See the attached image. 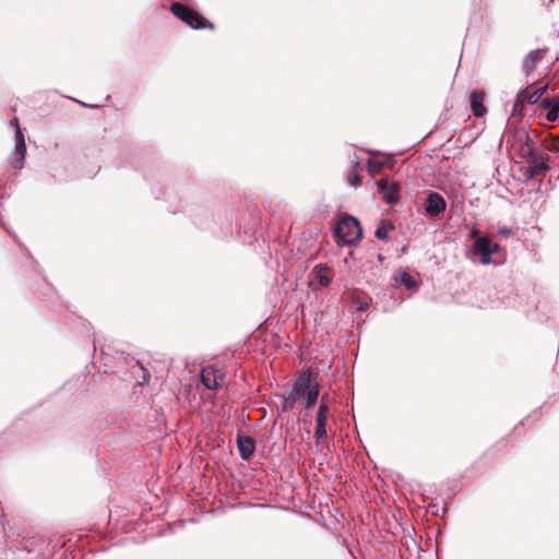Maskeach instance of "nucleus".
<instances>
[{"label":"nucleus","instance_id":"f03ea898","mask_svg":"<svg viewBox=\"0 0 559 559\" xmlns=\"http://www.w3.org/2000/svg\"><path fill=\"white\" fill-rule=\"evenodd\" d=\"M334 235L344 243L352 246L361 240L362 229L356 217L346 215L336 224Z\"/></svg>","mask_w":559,"mask_h":559},{"label":"nucleus","instance_id":"2eb2a0df","mask_svg":"<svg viewBox=\"0 0 559 559\" xmlns=\"http://www.w3.org/2000/svg\"><path fill=\"white\" fill-rule=\"evenodd\" d=\"M319 394H320V389H319L318 384L312 385L311 389H309L307 392L304 393L302 401L305 402L306 411L311 409L316 405V403L319 399Z\"/></svg>","mask_w":559,"mask_h":559},{"label":"nucleus","instance_id":"aec40b11","mask_svg":"<svg viewBox=\"0 0 559 559\" xmlns=\"http://www.w3.org/2000/svg\"><path fill=\"white\" fill-rule=\"evenodd\" d=\"M329 417V406L319 405L317 416H316V425H326Z\"/></svg>","mask_w":559,"mask_h":559},{"label":"nucleus","instance_id":"7ed1b4c3","mask_svg":"<svg viewBox=\"0 0 559 559\" xmlns=\"http://www.w3.org/2000/svg\"><path fill=\"white\" fill-rule=\"evenodd\" d=\"M170 11L175 16L194 29L214 28L213 23L206 21L201 14L179 2L171 3Z\"/></svg>","mask_w":559,"mask_h":559},{"label":"nucleus","instance_id":"6ab92c4d","mask_svg":"<svg viewBox=\"0 0 559 559\" xmlns=\"http://www.w3.org/2000/svg\"><path fill=\"white\" fill-rule=\"evenodd\" d=\"M547 88H548V85H544L530 94L526 93V95H524V96H525L526 100L528 102V104L535 105L542 99V96L545 94Z\"/></svg>","mask_w":559,"mask_h":559},{"label":"nucleus","instance_id":"20e7f679","mask_svg":"<svg viewBox=\"0 0 559 559\" xmlns=\"http://www.w3.org/2000/svg\"><path fill=\"white\" fill-rule=\"evenodd\" d=\"M499 245L487 237L478 236L474 240L472 254L480 258L483 264L491 262V255L497 252Z\"/></svg>","mask_w":559,"mask_h":559},{"label":"nucleus","instance_id":"f3484780","mask_svg":"<svg viewBox=\"0 0 559 559\" xmlns=\"http://www.w3.org/2000/svg\"><path fill=\"white\" fill-rule=\"evenodd\" d=\"M390 229H394V226L390 222L381 221L374 231V236L380 240L386 239Z\"/></svg>","mask_w":559,"mask_h":559},{"label":"nucleus","instance_id":"39448f33","mask_svg":"<svg viewBox=\"0 0 559 559\" xmlns=\"http://www.w3.org/2000/svg\"><path fill=\"white\" fill-rule=\"evenodd\" d=\"M13 122L15 123L16 129L15 145L13 152L14 157L11 160V166L15 169H22L24 167V160L26 155V143L16 117L14 118Z\"/></svg>","mask_w":559,"mask_h":559},{"label":"nucleus","instance_id":"4be33fe9","mask_svg":"<svg viewBox=\"0 0 559 559\" xmlns=\"http://www.w3.org/2000/svg\"><path fill=\"white\" fill-rule=\"evenodd\" d=\"M526 93H527L526 88H523L518 93L514 105H513V109H512L513 114H515L518 110L521 111L523 109L524 100L526 99L524 95H526Z\"/></svg>","mask_w":559,"mask_h":559},{"label":"nucleus","instance_id":"1a4fd4ad","mask_svg":"<svg viewBox=\"0 0 559 559\" xmlns=\"http://www.w3.org/2000/svg\"><path fill=\"white\" fill-rule=\"evenodd\" d=\"M236 445L241 460L249 461L255 450V441L252 437L240 432L236 436Z\"/></svg>","mask_w":559,"mask_h":559},{"label":"nucleus","instance_id":"b1692460","mask_svg":"<svg viewBox=\"0 0 559 559\" xmlns=\"http://www.w3.org/2000/svg\"><path fill=\"white\" fill-rule=\"evenodd\" d=\"M549 150L552 152H559V136L555 138L549 145Z\"/></svg>","mask_w":559,"mask_h":559},{"label":"nucleus","instance_id":"a878e982","mask_svg":"<svg viewBox=\"0 0 559 559\" xmlns=\"http://www.w3.org/2000/svg\"><path fill=\"white\" fill-rule=\"evenodd\" d=\"M319 405L329 406V395L328 394H323L321 396Z\"/></svg>","mask_w":559,"mask_h":559},{"label":"nucleus","instance_id":"dca6fc26","mask_svg":"<svg viewBox=\"0 0 559 559\" xmlns=\"http://www.w3.org/2000/svg\"><path fill=\"white\" fill-rule=\"evenodd\" d=\"M384 163L376 159V158H369L367 160V170L371 177H376L383 168Z\"/></svg>","mask_w":559,"mask_h":559},{"label":"nucleus","instance_id":"ddd939ff","mask_svg":"<svg viewBox=\"0 0 559 559\" xmlns=\"http://www.w3.org/2000/svg\"><path fill=\"white\" fill-rule=\"evenodd\" d=\"M484 95L478 91H473L471 94V109L475 117H483L486 112L484 106Z\"/></svg>","mask_w":559,"mask_h":559},{"label":"nucleus","instance_id":"423d86ee","mask_svg":"<svg viewBox=\"0 0 559 559\" xmlns=\"http://www.w3.org/2000/svg\"><path fill=\"white\" fill-rule=\"evenodd\" d=\"M224 380L225 374L219 369L209 366L201 370V382L209 390H219L224 385Z\"/></svg>","mask_w":559,"mask_h":559},{"label":"nucleus","instance_id":"4468645a","mask_svg":"<svg viewBox=\"0 0 559 559\" xmlns=\"http://www.w3.org/2000/svg\"><path fill=\"white\" fill-rule=\"evenodd\" d=\"M310 377H311L310 371H306L302 374H300L298 380L294 383L292 391L295 392V394L300 395L301 393L304 394L309 389H311L312 385H310V383H309Z\"/></svg>","mask_w":559,"mask_h":559},{"label":"nucleus","instance_id":"f257e3e1","mask_svg":"<svg viewBox=\"0 0 559 559\" xmlns=\"http://www.w3.org/2000/svg\"><path fill=\"white\" fill-rule=\"evenodd\" d=\"M518 141L522 142L521 154L527 158V167L525 174L530 178L544 175L549 166L548 155L538 153L535 143L531 140L530 134L525 130L518 131Z\"/></svg>","mask_w":559,"mask_h":559},{"label":"nucleus","instance_id":"6e6552de","mask_svg":"<svg viewBox=\"0 0 559 559\" xmlns=\"http://www.w3.org/2000/svg\"><path fill=\"white\" fill-rule=\"evenodd\" d=\"M378 192L386 204H394L399 201L400 185L397 182H389L380 180L378 183Z\"/></svg>","mask_w":559,"mask_h":559},{"label":"nucleus","instance_id":"cd10ccee","mask_svg":"<svg viewBox=\"0 0 559 559\" xmlns=\"http://www.w3.org/2000/svg\"><path fill=\"white\" fill-rule=\"evenodd\" d=\"M502 233L508 234V233H510V230L509 229H503Z\"/></svg>","mask_w":559,"mask_h":559},{"label":"nucleus","instance_id":"c85d7f7f","mask_svg":"<svg viewBox=\"0 0 559 559\" xmlns=\"http://www.w3.org/2000/svg\"><path fill=\"white\" fill-rule=\"evenodd\" d=\"M549 2H554V0H549Z\"/></svg>","mask_w":559,"mask_h":559},{"label":"nucleus","instance_id":"9b49d317","mask_svg":"<svg viewBox=\"0 0 559 559\" xmlns=\"http://www.w3.org/2000/svg\"><path fill=\"white\" fill-rule=\"evenodd\" d=\"M546 50L535 49L530 51L522 61V69L526 76L534 72L538 63L544 59Z\"/></svg>","mask_w":559,"mask_h":559},{"label":"nucleus","instance_id":"f8f14e48","mask_svg":"<svg viewBox=\"0 0 559 559\" xmlns=\"http://www.w3.org/2000/svg\"><path fill=\"white\" fill-rule=\"evenodd\" d=\"M540 108L546 110V119L555 121L559 116V96L545 97L540 100Z\"/></svg>","mask_w":559,"mask_h":559},{"label":"nucleus","instance_id":"0eeeda50","mask_svg":"<svg viewBox=\"0 0 559 559\" xmlns=\"http://www.w3.org/2000/svg\"><path fill=\"white\" fill-rule=\"evenodd\" d=\"M447 209L445 199L436 191H430L424 202V210L428 216L436 217Z\"/></svg>","mask_w":559,"mask_h":559},{"label":"nucleus","instance_id":"5701e85b","mask_svg":"<svg viewBox=\"0 0 559 559\" xmlns=\"http://www.w3.org/2000/svg\"><path fill=\"white\" fill-rule=\"evenodd\" d=\"M328 436L326 425H316L314 437L319 441Z\"/></svg>","mask_w":559,"mask_h":559},{"label":"nucleus","instance_id":"412c9836","mask_svg":"<svg viewBox=\"0 0 559 559\" xmlns=\"http://www.w3.org/2000/svg\"><path fill=\"white\" fill-rule=\"evenodd\" d=\"M401 282L406 286L408 289H414L418 287V284L414 276L408 272H402L401 274Z\"/></svg>","mask_w":559,"mask_h":559},{"label":"nucleus","instance_id":"a211bd4d","mask_svg":"<svg viewBox=\"0 0 559 559\" xmlns=\"http://www.w3.org/2000/svg\"><path fill=\"white\" fill-rule=\"evenodd\" d=\"M298 396H299L298 394H295V392L290 391V393L284 397V402L281 406V411L283 413H287V412H290L292 409H294Z\"/></svg>","mask_w":559,"mask_h":559},{"label":"nucleus","instance_id":"393cba45","mask_svg":"<svg viewBox=\"0 0 559 559\" xmlns=\"http://www.w3.org/2000/svg\"><path fill=\"white\" fill-rule=\"evenodd\" d=\"M349 182L354 186H358L360 183V177L356 174L349 176Z\"/></svg>","mask_w":559,"mask_h":559},{"label":"nucleus","instance_id":"9d476101","mask_svg":"<svg viewBox=\"0 0 559 559\" xmlns=\"http://www.w3.org/2000/svg\"><path fill=\"white\" fill-rule=\"evenodd\" d=\"M330 267L326 264H318L310 272V284L314 289L329 286L331 280L329 276Z\"/></svg>","mask_w":559,"mask_h":559},{"label":"nucleus","instance_id":"bb28decb","mask_svg":"<svg viewBox=\"0 0 559 559\" xmlns=\"http://www.w3.org/2000/svg\"><path fill=\"white\" fill-rule=\"evenodd\" d=\"M368 309V304H361L359 307H358V311H366Z\"/></svg>","mask_w":559,"mask_h":559}]
</instances>
